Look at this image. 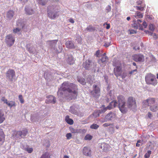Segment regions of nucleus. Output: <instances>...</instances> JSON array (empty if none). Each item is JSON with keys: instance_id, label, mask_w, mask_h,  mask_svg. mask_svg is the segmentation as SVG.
<instances>
[{"instance_id": "1", "label": "nucleus", "mask_w": 158, "mask_h": 158, "mask_svg": "<svg viewBox=\"0 0 158 158\" xmlns=\"http://www.w3.org/2000/svg\"><path fill=\"white\" fill-rule=\"evenodd\" d=\"M78 86L75 84L64 82L57 92L59 98L66 97L68 99H75L77 95Z\"/></svg>"}, {"instance_id": "2", "label": "nucleus", "mask_w": 158, "mask_h": 158, "mask_svg": "<svg viewBox=\"0 0 158 158\" xmlns=\"http://www.w3.org/2000/svg\"><path fill=\"white\" fill-rule=\"evenodd\" d=\"M60 7L56 4H51L47 7L48 15L49 18L52 19H54L59 15Z\"/></svg>"}, {"instance_id": "3", "label": "nucleus", "mask_w": 158, "mask_h": 158, "mask_svg": "<svg viewBox=\"0 0 158 158\" xmlns=\"http://www.w3.org/2000/svg\"><path fill=\"white\" fill-rule=\"evenodd\" d=\"M118 107L120 111L123 114L126 113L127 108L126 107V102L124 97L120 95L117 97Z\"/></svg>"}, {"instance_id": "4", "label": "nucleus", "mask_w": 158, "mask_h": 158, "mask_svg": "<svg viewBox=\"0 0 158 158\" xmlns=\"http://www.w3.org/2000/svg\"><path fill=\"white\" fill-rule=\"evenodd\" d=\"M145 81L148 85H151L154 86L156 85L157 81L155 75L151 73H147L145 76Z\"/></svg>"}, {"instance_id": "5", "label": "nucleus", "mask_w": 158, "mask_h": 158, "mask_svg": "<svg viewBox=\"0 0 158 158\" xmlns=\"http://www.w3.org/2000/svg\"><path fill=\"white\" fill-rule=\"evenodd\" d=\"M113 65L115 66L114 70V74L117 77L120 76L123 72V65L121 62L117 61L116 63L113 64Z\"/></svg>"}, {"instance_id": "6", "label": "nucleus", "mask_w": 158, "mask_h": 158, "mask_svg": "<svg viewBox=\"0 0 158 158\" xmlns=\"http://www.w3.org/2000/svg\"><path fill=\"white\" fill-rule=\"evenodd\" d=\"M83 67L86 69H90L96 68L97 64L95 62H93L92 60L89 59L86 60L83 64Z\"/></svg>"}, {"instance_id": "7", "label": "nucleus", "mask_w": 158, "mask_h": 158, "mask_svg": "<svg viewBox=\"0 0 158 158\" xmlns=\"http://www.w3.org/2000/svg\"><path fill=\"white\" fill-rule=\"evenodd\" d=\"M16 25L17 27L13 30V32L20 34L21 30L23 29L25 25V23L21 19H19L17 21Z\"/></svg>"}, {"instance_id": "8", "label": "nucleus", "mask_w": 158, "mask_h": 158, "mask_svg": "<svg viewBox=\"0 0 158 158\" xmlns=\"http://www.w3.org/2000/svg\"><path fill=\"white\" fill-rule=\"evenodd\" d=\"M127 107L131 109H135L137 108L136 100L132 97H129L127 100Z\"/></svg>"}, {"instance_id": "9", "label": "nucleus", "mask_w": 158, "mask_h": 158, "mask_svg": "<svg viewBox=\"0 0 158 158\" xmlns=\"http://www.w3.org/2000/svg\"><path fill=\"white\" fill-rule=\"evenodd\" d=\"M93 90L91 92L92 96L95 98H98L100 96V88L97 85H94L93 86Z\"/></svg>"}, {"instance_id": "10", "label": "nucleus", "mask_w": 158, "mask_h": 158, "mask_svg": "<svg viewBox=\"0 0 158 158\" xmlns=\"http://www.w3.org/2000/svg\"><path fill=\"white\" fill-rule=\"evenodd\" d=\"M116 116L117 115L115 113L111 111L105 116L104 120L102 121V122L103 123L105 122L114 120L116 118Z\"/></svg>"}, {"instance_id": "11", "label": "nucleus", "mask_w": 158, "mask_h": 158, "mask_svg": "<svg viewBox=\"0 0 158 158\" xmlns=\"http://www.w3.org/2000/svg\"><path fill=\"white\" fill-rule=\"evenodd\" d=\"M15 41V38L11 34H9L6 37L5 42L7 45L10 47L14 44Z\"/></svg>"}, {"instance_id": "12", "label": "nucleus", "mask_w": 158, "mask_h": 158, "mask_svg": "<svg viewBox=\"0 0 158 158\" xmlns=\"http://www.w3.org/2000/svg\"><path fill=\"white\" fill-rule=\"evenodd\" d=\"M6 78L10 81H12L13 79L15 76V73L14 70L12 69H9L6 73Z\"/></svg>"}, {"instance_id": "13", "label": "nucleus", "mask_w": 158, "mask_h": 158, "mask_svg": "<svg viewBox=\"0 0 158 158\" xmlns=\"http://www.w3.org/2000/svg\"><path fill=\"white\" fill-rule=\"evenodd\" d=\"M132 57L136 62H143L144 60V56L141 54H134Z\"/></svg>"}, {"instance_id": "14", "label": "nucleus", "mask_w": 158, "mask_h": 158, "mask_svg": "<svg viewBox=\"0 0 158 158\" xmlns=\"http://www.w3.org/2000/svg\"><path fill=\"white\" fill-rule=\"evenodd\" d=\"M27 133L28 131L26 130L17 131L16 133V136L17 138H23L26 136Z\"/></svg>"}, {"instance_id": "15", "label": "nucleus", "mask_w": 158, "mask_h": 158, "mask_svg": "<svg viewBox=\"0 0 158 158\" xmlns=\"http://www.w3.org/2000/svg\"><path fill=\"white\" fill-rule=\"evenodd\" d=\"M57 41V40H48L47 41V43L52 49L55 51L56 48V45Z\"/></svg>"}, {"instance_id": "16", "label": "nucleus", "mask_w": 158, "mask_h": 158, "mask_svg": "<svg viewBox=\"0 0 158 158\" xmlns=\"http://www.w3.org/2000/svg\"><path fill=\"white\" fill-rule=\"evenodd\" d=\"M43 116H41L39 114H37L31 115V120L33 122L38 121L41 118H43Z\"/></svg>"}, {"instance_id": "17", "label": "nucleus", "mask_w": 158, "mask_h": 158, "mask_svg": "<svg viewBox=\"0 0 158 158\" xmlns=\"http://www.w3.org/2000/svg\"><path fill=\"white\" fill-rule=\"evenodd\" d=\"M65 60L67 63L69 64H72L74 62V60L73 58L72 55L68 53L65 56Z\"/></svg>"}, {"instance_id": "18", "label": "nucleus", "mask_w": 158, "mask_h": 158, "mask_svg": "<svg viewBox=\"0 0 158 158\" xmlns=\"http://www.w3.org/2000/svg\"><path fill=\"white\" fill-rule=\"evenodd\" d=\"M48 99L46 100L45 102L47 103H52L54 104L56 102V98L52 95H50L47 97Z\"/></svg>"}, {"instance_id": "19", "label": "nucleus", "mask_w": 158, "mask_h": 158, "mask_svg": "<svg viewBox=\"0 0 158 158\" xmlns=\"http://www.w3.org/2000/svg\"><path fill=\"white\" fill-rule=\"evenodd\" d=\"M91 150L89 148L85 147L83 150V154L87 156H90L91 155Z\"/></svg>"}, {"instance_id": "20", "label": "nucleus", "mask_w": 158, "mask_h": 158, "mask_svg": "<svg viewBox=\"0 0 158 158\" xmlns=\"http://www.w3.org/2000/svg\"><path fill=\"white\" fill-rule=\"evenodd\" d=\"M44 77L47 80H51L54 78L52 75V74L49 72H47L45 73Z\"/></svg>"}, {"instance_id": "21", "label": "nucleus", "mask_w": 158, "mask_h": 158, "mask_svg": "<svg viewBox=\"0 0 158 158\" xmlns=\"http://www.w3.org/2000/svg\"><path fill=\"white\" fill-rule=\"evenodd\" d=\"M26 14L30 15L33 14L34 13V10L30 7L26 6L25 9Z\"/></svg>"}, {"instance_id": "22", "label": "nucleus", "mask_w": 158, "mask_h": 158, "mask_svg": "<svg viewBox=\"0 0 158 158\" xmlns=\"http://www.w3.org/2000/svg\"><path fill=\"white\" fill-rule=\"evenodd\" d=\"M117 101L116 100H114L110 102L109 105L107 106V108H108V110H110L116 107L117 106Z\"/></svg>"}, {"instance_id": "23", "label": "nucleus", "mask_w": 158, "mask_h": 158, "mask_svg": "<svg viewBox=\"0 0 158 158\" xmlns=\"http://www.w3.org/2000/svg\"><path fill=\"white\" fill-rule=\"evenodd\" d=\"M101 147L102 148H103V151L105 152H107L108 151L110 148V147L109 144L104 143L101 144Z\"/></svg>"}, {"instance_id": "24", "label": "nucleus", "mask_w": 158, "mask_h": 158, "mask_svg": "<svg viewBox=\"0 0 158 158\" xmlns=\"http://www.w3.org/2000/svg\"><path fill=\"white\" fill-rule=\"evenodd\" d=\"M15 15V12L12 10H10L6 14V17L8 19L10 20L12 19Z\"/></svg>"}, {"instance_id": "25", "label": "nucleus", "mask_w": 158, "mask_h": 158, "mask_svg": "<svg viewBox=\"0 0 158 158\" xmlns=\"http://www.w3.org/2000/svg\"><path fill=\"white\" fill-rule=\"evenodd\" d=\"M145 103L147 102L148 105L151 106V105H154L155 102V100L154 98H149L144 101Z\"/></svg>"}, {"instance_id": "26", "label": "nucleus", "mask_w": 158, "mask_h": 158, "mask_svg": "<svg viewBox=\"0 0 158 158\" xmlns=\"http://www.w3.org/2000/svg\"><path fill=\"white\" fill-rule=\"evenodd\" d=\"M66 47L69 48H74V46L73 41H67L65 43Z\"/></svg>"}, {"instance_id": "27", "label": "nucleus", "mask_w": 158, "mask_h": 158, "mask_svg": "<svg viewBox=\"0 0 158 158\" xmlns=\"http://www.w3.org/2000/svg\"><path fill=\"white\" fill-rule=\"evenodd\" d=\"M107 59L108 58L107 56L104 55L103 56H102L101 59L98 60V63L100 64H101V63L105 64L106 63Z\"/></svg>"}, {"instance_id": "28", "label": "nucleus", "mask_w": 158, "mask_h": 158, "mask_svg": "<svg viewBox=\"0 0 158 158\" xmlns=\"http://www.w3.org/2000/svg\"><path fill=\"white\" fill-rule=\"evenodd\" d=\"M5 141V135L3 132L0 130V142L2 143L1 145H2Z\"/></svg>"}, {"instance_id": "29", "label": "nucleus", "mask_w": 158, "mask_h": 158, "mask_svg": "<svg viewBox=\"0 0 158 158\" xmlns=\"http://www.w3.org/2000/svg\"><path fill=\"white\" fill-rule=\"evenodd\" d=\"M5 120L4 113L2 110H0V124L2 123Z\"/></svg>"}, {"instance_id": "30", "label": "nucleus", "mask_w": 158, "mask_h": 158, "mask_svg": "<svg viewBox=\"0 0 158 158\" xmlns=\"http://www.w3.org/2000/svg\"><path fill=\"white\" fill-rule=\"evenodd\" d=\"M66 122L70 125H72L73 123V121L72 119L69 118V116L67 115L65 118Z\"/></svg>"}, {"instance_id": "31", "label": "nucleus", "mask_w": 158, "mask_h": 158, "mask_svg": "<svg viewBox=\"0 0 158 158\" xmlns=\"http://www.w3.org/2000/svg\"><path fill=\"white\" fill-rule=\"evenodd\" d=\"M150 110L152 112H156L158 110V106L157 104L151 105L150 107Z\"/></svg>"}, {"instance_id": "32", "label": "nucleus", "mask_w": 158, "mask_h": 158, "mask_svg": "<svg viewBox=\"0 0 158 158\" xmlns=\"http://www.w3.org/2000/svg\"><path fill=\"white\" fill-rule=\"evenodd\" d=\"M58 49L56 48V50L55 51L56 53H60L61 52L62 50V44L60 42L58 43Z\"/></svg>"}, {"instance_id": "33", "label": "nucleus", "mask_w": 158, "mask_h": 158, "mask_svg": "<svg viewBox=\"0 0 158 158\" xmlns=\"http://www.w3.org/2000/svg\"><path fill=\"white\" fill-rule=\"evenodd\" d=\"M143 15L140 12L138 11L136 12L134 16L136 18H141L143 17Z\"/></svg>"}, {"instance_id": "34", "label": "nucleus", "mask_w": 158, "mask_h": 158, "mask_svg": "<svg viewBox=\"0 0 158 158\" xmlns=\"http://www.w3.org/2000/svg\"><path fill=\"white\" fill-rule=\"evenodd\" d=\"M7 105L11 108L13 107L16 106V104L14 101H9Z\"/></svg>"}, {"instance_id": "35", "label": "nucleus", "mask_w": 158, "mask_h": 158, "mask_svg": "<svg viewBox=\"0 0 158 158\" xmlns=\"http://www.w3.org/2000/svg\"><path fill=\"white\" fill-rule=\"evenodd\" d=\"M39 4L42 5H45L48 1V0H37Z\"/></svg>"}, {"instance_id": "36", "label": "nucleus", "mask_w": 158, "mask_h": 158, "mask_svg": "<svg viewBox=\"0 0 158 158\" xmlns=\"http://www.w3.org/2000/svg\"><path fill=\"white\" fill-rule=\"evenodd\" d=\"M100 114L101 113H100L99 110L95 111L93 113L92 115L94 118H96L99 117Z\"/></svg>"}, {"instance_id": "37", "label": "nucleus", "mask_w": 158, "mask_h": 158, "mask_svg": "<svg viewBox=\"0 0 158 158\" xmlns=\"http://www.w3.org/2000/svg\"><path fill=\"white\" fill-rule=\"evenodd\" d=\"M40 158H50V155L48 152H46L43 154Z\"/></svg>"}, {"instance_id": "38", "label": "nucleus", "mask_w": 158, "mask_h": 158, "mask_svg": "<svg viewBox=\"0 0 158 158\" xmlns=\"http://www.w3.org/2000/svg\"><path fill=\"white\" fill-rule=\"evenodd\" d=\"M69 111L70 112L75 114H76L77 113V110L75 109L74 107L73 106L70 107Z\"/></svg>"}, {"instance_id": "39", "label": "nucleus", "mask_w": 158, "mask_h": 158, "mask_svg": "<svg viewBox=\"0 0 158 158\" xmlns=\"http://www.w3.org/2000/svg\"><path fill=\"white\" fill-rule=\"evenodd\" d=\"M99 127V126L97 124L94 123L91 125L90 126L91 129H97Z\"/></svg>"}, {"instance_id": "40", "label": "nucleus", "mask_w": 158, "mask_h": 158, "mask_svg": "<svg viewBox=\"0 0 158 158\" xmlns=\"http://www.w3.org/2000/svg\"><path fill=\"white\" fill-rule=\"evenodd\" d=\"M102 107L103 108L99 110L100 112L101 113H104L107 110V109H108V108H107V106L105 107L104 105H103Z\"/></svg>"}, {"instance_id": "41", "label": "nucleus", "mask_w": 158, "mask_h": 158, "mask_svg": "<svg viewBox=\"0 0 158 158\" xmlns=\"http://www.w3.org/2000/svg\"><path fill=\"white\" fill-rule=\"evenodd\" d=\"M93 136L89 134L86 135L84 138V139L86 140H90L92 138Z\"/></svg>"}, {"instance_id": "42", "label": "nucleus", "mask_w": 158, "mask_h": 158, "mask_svg": "<svg viewBox=\"0 0 158 158\" xmlns=\"http://www.w3.org/2000/svg\"><path fill=\"white\" fill-rule=\"evenodd\" d=\"M152 152L150 150L148 151L144 155V157L145 158H148L150 157V155L151 154Z\"/></svg>"}, {"instance_id": "43", "label": "nucleus", "mask_w": 158, "mask_h": 158, "mask_svg": "<svg viewBox=\"0 0 158 158\" xmlns=\"http://www.w3.org/2000/svg\"><path fill=\"white\" fill-rule=\"evenodd\" d=\"M86 29L88 31H94L95 30V29L91 26H89Z\"/></svg>"}, {"instance_id": "44", "label": "nucleus", "mask_w": 158, "mask_h": 158, "mask_svg": "<svg viewBox=\"0 0 158 158\" xmlns=\"http://www.w3.org/2000/svg\"><path fill=\"white\" fill-rule=\"evenodd\" d=\"M80 83L83 85H85L86 83L85 79L84 78H81L80 79Z\"/></svg>"}, {"instance_id": "45", "label": "nucleus", "mask_w": 158, "mask_h": 158, "mask_svg": "<svg viewBox=\"0 0 158 158\" xmlns=\"http://www.w3.org/2000/svg\"><path fill=\"white\" fill-rule=\"evenodd\" d=\"M21 147L22 149L24 150L25 151L26 150V149H27V145L25 144H23V143H22L21 145Z\"/></svg>"}, {"instance_id": "46", "label": "nucleus", "mask_w": 158, "mask_h": 158, "mask_svg": "<svg viewBox=\"0 0 158 158\" xmlns=\"http://www.w3.org/2000/svg\"><path fill=\"white\" fill-rule=\"evenodd\" d=\"M70 130L73 133H78V131L76 129H74L73 128H70Z\"/></svg>"}, {"instance_id": "47", "label": "nucleus", "mask_w": 158, "mask_h": 158, "mask_svg": "<svg viewBox=\"0 0 158 158\" xmlns=\"http://www.w3.org/2000/svg\"><path fill=\"white\" fill-rule=\"evenodd\" d=\"M19 98L20 102L22 103H23L24 102V100L23 98V96L22 95H20L19 96Z\"/></svg>"}, {"instance_id": "48", "label": "nucleus", "mask_w": 158, "mask_h": 158, "mask_svg": "<svg viewBox=\"0 0 158 158\" xmlns=\"http://www.w3.org/2000/svg\"><path fill=\"white\" fill-rule=\"evenodd\" d=\"M149 27L150 30L152 31H154L155 28L153 25L152 24H150L149 25Z\"/></svg>"}, {"instance_id": "49", "label": "nucleus", "mask_w": 158, "mask_h": 158, "mask_svg": "<svg viewBox=\"0 0 158 158\" xmlns=\"http://www.w3.org/2000/svg\"><path fill=\"white\" fill-rule=\"evenodd\" d=\"M135 7L137 10H139L141 11H143L144 10V7L143 6H137Z\"/></svg>"}, {"instance_id": "50", "label": "nucleus", "mask_w": 158, "mask_h": 158, "mask_svg": "<svg viewBox=\"0 0 158 158\" xmlns=\"http://www.w3.org/2000/svg\"><path fill=\"white\" fill-rule=\"evenodd\" d=\"M2 101L3 102H4L7 105L9 101H8L4 97H2L1 99Z\"/></svg>"}, {"instance_id": "51", "label": "nucleus", "mask_w": 158, "mask_h": 158, "mask_svg": "<svg viewBox=\"0 0 158 158\" xmlns=\"http://www.w3.org/2000/svg\"><path fill=\"white\" fill-rule=\"evenodd\" d=\"M26 151H27L29 153H31L33 151V149L32 148H29L27 146Z\"/></svg>"}, {"instance_id": "52", "label": "nucleus", "mask_w": 158, "mask_h": 158, "mask_svg": "<svg viewBox=\"0 0 158 158\" xmlns=\"http://www.w3.org/2000/svg\"><path fill=\"white\" fill-rule=\"evenodd\" d=\"M72 135L70 133H68L66 135V137L68 139H69L71 138Z\"/></svg>"}, {"instance_id": "53", "label": "nucleus", "mask_w": 158, "mask_h": 158, "mask_svg": "<svg viewBox=\"0 0 158 158\" xmlns=\"http://www.w3.org/2000/svg\"><path fill=\"white\" fill-rule=\"evenodd\" d=\"M120 76H121V77L123 79H124L127 76V74L126 72H124L122 74H121Z\"/></svg>"}, {"instance_id": "54", "label": "nucleus", "mask_w": 158, "mask_h": 158, "mask_svg": "<svg viewBox=\"0 0 158 158\" xmlns=\"http://www.w3.org/2000/svg\"><path fill=\"white\" fill-rule=\"evenodd\" d=\"M112 125V124H110L109 123H106L103 124L102 125V126L104 127H106L110 126Z\"/></svg>"}, {"instance_id": "55", "label": "nucleus", "mask_w": 158, "mask_h": 158, "mask_svg": "<svg viewBox=\"0 0 158 158\" xmlns=\"http://www.w3.org/2000/svg\"><path fill=\"white\" fill-rule=\"evenodd\" d=\"M129 31L130 34H133L136 33V31L133 30H129Z\"/></svg>"}, {"instance_id": "56", "label": "nucleus", "mask_w": 158, "mask_h": 158, "mask_svg": "<svg viewBox=\"0 0 158 158\" xmlns=\"http://www.w3.org/2000/svg\"><path fill=\"white\" fill-rule=\"evenodd\" d=\"M20 2L23 4H24L27 2L28 0H18Z\"/></svg>"}, {"instance_id": "57", "label": "nucleus", "mask_w": 158, "mask_h": 158, "mask_svg": "<svg viewBox=\"0 0 158 158\" xmlns=\"http://www.w3.org/2000/svg\"><path fill=\"white\" fill-rule=\"evenodd\" d=\"M105 25H106V28L107 29H109L110 27V24H107V23H105L104 24V26H105Z\"/></svg>"}, {"instance_id": "58", "label": "nucleus", "mask_w": 158, "mask_h": 158, "mask_svg": "<svg viewBox=\"0 0 158 158\" xmlns=\"http://www.w3.org/2000/svg\"><path fill=\"white\" fill-rule=\"evenodd\" d=\"M27 48L28 50V51L31 53H32L33 52V51L32 50V49L30 48H29L28 47V46L27 45Z\"/></svg>"}, {"instance_id": "59", "label": "nucleus", "mask_w": 158, "mask_h": 158, "mask_svg": "<svg viewBox=\"0 0 158 158\" xmlns=\"http://www.w3.org/2000/svg\"><path fill=\"white\" fill-rule=\"evenodd\" d=\"M100 53V51L99 50H98L95 53V55L97 57H99V55Z\"/></svg>"}, {"instance_id": "60", "label": "nucleus", "mask_w": 158, "mask_h": 158, "mask_svg": "<svg viewBox=\"0 0 158 158\" xmlns=\"http://www.w3.org/2000/svg\"><path fill=\"white\" fill-rule=\"evenodd\" d=\"M142 25L143 26L144 28H146V27H147V25L145 21H144L143 22V23H142Z\"/></svg>"}, {"instance_id": "61", "label": "nucleus", "mask_w": 158, "mask_h": 158, "mask_svg": "<svg viewBox=\"0 0 158 158\" xmlns=\"http://www.w3.org/2000/svg\"><path fill=\"white\" fill-rule=\"evenodd\" d=\"M136 3L137 5H140L142 3V2L141 1L139 0L137 1Z\"/></svg>"}, {"instance_id": "62", "label": "nucleus", "mask_w": 158, "mask_h": 158, "mask_svg": "<svg viewBox=\"0 0 158 158\" xmlns=\"http://www.w3.org/2000/svg\"><path fill=\"white\" fill-rule=\"evenodd\" d=\"M132 26L133 27H134L135 28L137 29L138 27V25L136 23H134L132 25Z\"/></svg>"}, {"instance_id": "63", "label": "nucleus", "mask_w": 158, "mask_h": 158, "mask_svg": "<svg viewBox=\"0 0 158 158\" xmlns=\"http://www.w3.org/2000/svg\"><path fill=\"white\" fill-rule=\"evenodd\" d=\"M110 45V43H105V44H104V46L106 47H108Z\"/></svg>"}, {"instance_id": "64", "label": "nucleus", "mask_w": 158, "mask_h": 158, "mask_svg": "<svg viewBox=\"0 0 158 158\" xmlns=\"http://www.w3.org/2000/svg\"><path fill=\"white\" fill-rule=\"evenodd\" d=\"M106 10H107V12L110 11V10H111L110 6H108L107 7V9H106Z\"/></svg>"}]
</instances>
